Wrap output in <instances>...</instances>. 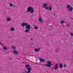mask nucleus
<instances>
[{
    "label": "nucleus",
    "instance_id": "40",
    "mask_svg": "<svg viewBox=\"0 0 73 73\" xmlns=\"http://www.w3.org/2000/svg\"><path fill=\"white\" fill-rule=\"evenodd\" d=\"M24 54L25 55V54Z\"/></svg>",
    "mask_w": 73,
    "mask_h": 73
},
{
    "label": "nucleus",
    "instance_id": "7",
    "mask_svg": "<svg viewBox=\"0 0 73 73\" xmlns=\"http://www.w3.org/2000/svg\"><path fill=\"white\" fill-rule=\"evenodd\" d=\"M31 25L29 24H28V25H27V29H31Z\"/></svg>",
    "mask_w": 73,
    "mask_h": 73
},
{
    "label": "nucleus",
    "instance_id": "36",
    "mask_svg": "<svg viewBox=\"0 0 73 73\" xmlns=\"http://www.w3.org/2000/svg\"><path fill=\"white\" fill-rule=\"evenodd\" d=\"M22 63H23V64H24V62H22Z\"/></svg>",
    "mask_w": 73,
    "mask_h": 73
},
{
    "label": "nucleus",
    "instance_id": "37",
    "mask_svg": "<svg viewBox=\"0 0 73 73\" xmlns=\"http://www.w3.org/2000/svg\"><path fill=\"white\" fill-rule=\"evenodd\" d=\"M13 4H12V6H13Z\"/></svg>",
    "mask_w": 73,
    "mask_h": 73
},
{
    "label": "nucleus",
    "instance_id": "13",
    "mask_svg": "<svg viewBox=\"0 0 73 73\" xmlns=\"http://www.w3.org/2000/svg\"><path fill=\"white\" fill-rule=\"evenodd\" d=\"M3 50H8V48H7L6 46L3 47Z\"/></svg>",
    "mask_w": 73,
    "mask_h": 73
},
{
    "label": "nucleus",
    "instance_id": "18",
    "mask_svg": "<svg viewBox=\"0 0 73 73\" xmlns=\"http://www.w3.org/2000/svg\"><path fill=\"white\" fill-rule=\"evenodd\" d=\"M35 29H38V27L35 26Z\"/></svg>",
    "mask_w": 73,
    "mask_h": 73
},
{
    "label": "nucleus",
    "instance_id": "12",
    "mask_svg": "<svg viewBox=\"0 0 73 73\" xmlns=\"http://www.w3.org/2000/svg\"><path fill=\"white\" fill-rule=\"evenodd\" d=\"M59 67L60 68H63L62 63H60L59 64Z\"/></svg>",
    "mask_w": 73,
    "mask_h": 73
},
{
    "label": "nucleus",
    "instance_id": "27",
    "mask_svg": "<svg viewBox=\"0 0 73 73\" xmlns=\"http://www.w3.org/2000/svg\"><path fill=\"white\" fill-rule=\"evenodd\" d=\"M55 52H60L58 50H57V51H55Z\"/></svg>",
    "mask_w": 73,
    "mask_h": 73
},
{
    "label": "nucleus",
    "instance_id": "22",
    "mask_svg": "<svg viewBox=\"0 0 73 73\" xmlns=\"http://www.w3.org/2000/svg\"><path fill=\"white\" fill-rule=\"evenodd\" d=\"M66 66V64H64L63 65V67H64V68H65Z\"/></svg>",
    "mask_w": 73,
    "mask_h": 73
},
{
    "label": "nucleus",
    "instance_id": "20",
    "mask_svg": "<svg viewBox=\"0 0 73 73\" xmlns=\"http://www.w3.org/2000/svg\"><path fill=\"white\" fill-rule=\"evenodd\" d=\"M64 23V21H61V24H63V23Z\"/></svg>",
    "mask_w": 73,
    "mask_h": 73
},
{
    "label": "nucleus",
    "instance_id": "16",
    "mask_svg": "<svg viewBox=\"0 0 73 73\" xmlns=\"http://www.w3.org/2000/svg\"><path fill=\"white\" fill-rule=\"evenodd\" d=\"M11 31H15V29H14L13 27H11Z\"/></svg>",
    "mask_w": 73,
    "mask_h": 73
},
{
    "label": "nucleus",
    "instance_id": "25",
    "mask_svg": "<svg viewBox=\"0 0 73 73\" xmlns=\"http://www.w3.org/2000/svg\"><path fill=\"white\" fill-rule=\"evenodd\" d=\"M70 35L71 36H73V33H70Z\"/></svg>",
    "mask_w": 73,
    "mask_h": 73
},
{
    "label": "nucleus",
    "instance_id": "10",
    "mask_svg": "<svg viewBox=\"0 0 73 73\" xmlns=\"http://www.w3.org/2000/svg\"><path fill=\"white\" fill-rule=\"evenodd\" d=\"M13 53L15 54H19V53H18L17 51L16 50H14Z\"/></svg>",
    "mask_w": 73,
    "mask_h": 73
},
{
    "label": "nucleus",
    "instance_id": "5",
    "mask_svg": "<svg viewBox=\"0 0 73 73\" xmlns=\"http://www.w3.org/2000/svg\"><path fill=\"white\" fill-rule=\"evenodd\" d=\"M31 67H29V68H27V69L28 71H27V73H31V70H31Z\"/></svg>",
    "mask_w": 73,
    "mask_h": 73
},
{
    "label": "nucleus",
    "instance_id": "24",
    "mask_svg": "<svg viewBox=\"0 0 73 73\" xmlns=\"http://www.w3.org/2000/svg\"><path fill=\"white\" fill-rule=\"evenodd\" d=\"M40 50V48H39L38 49L36 50V52H38L39 50Z\"/></svg>",
    "mask_w": 73,
    "mask_h": 73
},
{
    "label": "nucleus",
    "instance_id": "14",
    "mask_svg": "<svg viewBox=\"0 0 73 73\" xmlns=\"http://www.w3.org/2000/svg\"><path fill=\"white\" fill-rule=\"evenodd\" d=\"M11 48H12V49H16V47L14 46H11Z\"/></svg>",
    "mask_w": 73,
    "mask_h": 73
},
{
    "label": "nucleus",
    "instance_id": "6",
    "mask_svg": "<svg viewBox=\"0 0 73 73\" xmlns=\"http://www.w3.org/2000/svg\"><path fill=\"white\" fill-rule=\"evenodd\" d=\"M40 62H44V61H45V59H44L42 58H40L39 59Z\"/></svg>",
    "mask_w": 73,
    "mask_h": 73
},
{
    "label": "nucleus",
    "instance_id": "23",
    "mask_svg": "<svg viewBox=\"0 0 73 73\" xmlns=\"http://www.w3.org/2000/svg\"><path fill=\"white\" fill-rule=\"evenodd\" d=\"M29 66V65L28 64L26 65V67L27 68H28Z\"/></svg>",
    "mask_w": 73,
    "mask_h": 73
},
{
    "label": "nucleus",
    "instance_id": "4",
    "mask_svg": "<svg viewBox=\"0 0 73 73\" xmlns=\"http://www.w3.org/2000/svg\"><path fill=\"white\" fill-rule=\"evenodd\" d=\"M67 8H69L68 9V11L70 12H72V11L73 10V7H72L70 6V5H68L67 6Z\"/></svg>",
    "mask_w": 73,
    "mask_h": 73
},
{
    "label": "nucleus",
    "instance_id": "29",
    "mask_svg": "<svg viewBox=\"0 0 73 73\" xmlns=\"http://www.w3.org/2000/svg\"><path fill=\"white\" fill-rule=\"evenodd\" d=\"M34 50L35 51H36V52H37V48H35V49H34Z\"/></svg>",
    "mask_w": 73,
    "mask_h": 73
},
{
    "label": "nucleus",
    "instance_id": "9",
    "mask_svg": "<svg viewBox=\"0 0 73 73\" xmlns=\"http://www.w3.org/2000/svg\"><path fill=\"white\" fill-rule=\"evenodd\" d=\"M39 21L41 22V23H43V20H42V19H41V18L40 17L39 18Z\"/></svg>",
    "mask_w": 73,
    "mask_h": 73
},
{
    "label": "nucleus",
    "instance_id": "15",
    "mask_svg": "<svg viewBox=\"0 0 73 73\" xmlns=\"http://www.w3.org/2000/svg\"><path fill=\"white\" fill-rule=\"evenodd\" d=\"M7 21H10L11 20V19L9 18H7Z\"/></svg>",
    "mask_w": 73,
    "mask_h": 73
},
{
    "label": "nucleus",
    "instance_id": "38",
    "mask_svg": "<svg viewBox=\"0 0 73 73\" xmlns=\"http://www.w3.org/2000/svg\"><path fill=\"white\" fill-rule=\"evenodd\" d=\"M59 49L60 50V48H59Z\"/></svg>",
    "mask_w": 73,
    "mask_h": 73
},
{
    "label": "nucleus",
    "instance_id": "17",
    "mask_svg": "<svg viewBox=\"0 0 73 73\" xmlns=\"http://www.w3.org/2000/svg\"><path fill=\"white\" fill-rule=\"evenodd\" d=\"M29 31H30V30L29 29L26 30L25 31V32H26V33H27V32H29Z\"/></svg>",
    "mask_w": 73,
    "mask_h": 73
},
{
    "label": "nucleus",
    "instance_id": "32",
    "mask_svg": "<svg viewBox=\"0 0 73 73\" xmlns=\"http://www.w3.org/2000/svg\"><path fill=\"white\" fill-rule=\"evenodd\" d=\"M29 56H32V55H30Z\"/></svg>",
    "mask_w": 73,
    "mask_h": 73
},
{
    "label": "nucleus",
    "instance_id": "30",
    "mask_svg": "<svg viewBox=\"0 0 73 73\" xmlns=\"http://www.w3.org/2000/svg\"><path fill=\"white\" fill-rule=\"evenodd\" d=\"M31 40H33V38H31Z\"/></svg>",
    "mask_w": 73,
    "mask_h": 73
},
{
    "label": "nucleus",
    "instance_id": "34",
    "mask_svg": "<svg viewBox=\"0 0 73 73\" xmlns=\"http://www.w3.org/2000/svg\"><path fill=\"white\" fill-rule=\"evenodd\" d=\"M1 45H3V44H1V43H0Z\"/></svg>",
    "mask_w": 73,
    "mask_h": 73
},
{
    "label": "nucleus",
    "instance_id": "31",
    "mask_svg": "<svg viewBox=\"0 0 73 73\" xmlns=\"http://www.w3.org/2000/svg\"><path fill=\"white\" fill-rule=\"evenodd\" d=\"M30 45H32V43H31Z\"/></svg>",
    "mask_w": 73,
    "mask_h": 73
},
{
    "label": "nucleus",
    "instance_id": "28",
    "mask_svg": "<svg viewBox=\"0 0 73 73\" xmlns=\"http://www.w3.org/2000/svg\"><path fill=\"white\" fill-rule=\"evenodd\" d=\"M27 25H28L27 23V25H25V26H25V27L27 29Z\"/></svg>",
    "mask_w": 73,
    "mask_h": 73
},
{
    "label": "nucleus",
    "instance_id": "1",
    "mask_svg": "<svg viewBox=\"0 0 73 73\" xmlns=\"http://www.w3.org/2000/svg\"><path fill=\"white\" fill-rule=\"evenodd\" d=\"M33 9V8L30 7H28L27 8V11L28 12H30L31 13H32L34 12V10Z\"/></svg>",
    "mask_w": 73,
    "mask_h": 73
},
{
    "label": "nucleus",
    "instance_id": "8",
    "mask_svg": "<svg viewBox=\"0 0 73 73\" xmlns=\"http://www.w3.org/2000/svg\"><path fill=\"white\" fill-rule=\"evenodd\" d=\"M27 25V23H22V24L21 25V26H22V27H24L25 25Z\"/></svg>",
    "mask_w": 73,
    "mask_h": 73
},
{
    "label": "nucleus",
    "instance_id": "3",
    "mask_svg": "<svg viewBox=\"0 0 73 73\" xmlns=\"http://www.w3.org/2000/svg\"><path fill=\"white\" fill-rule=\"evenodd\" d=\"M47 5H48V4H47L46 3H45L43 5L41 6V7H44V8H45V9L46 10H48V9H49V8H50V7L49 6H48V7H47Z\"/></svg>",
    "mask_w": 73,
    "mask_h": 73
},
{
    "label": "nucleus",
    "instance_id": "39",
    "mask_svg": "<svg viewBox=\"0 0 73 73\" xmlns=\"http://www.w3.org/2000/svg\"><path fill=\"white\" fill-rule=\"evenodd\" d=\"M1 42H0V44H1Z\"/></svg>",
    "mask_w": 73,
    "mask_h": 73
},
{
    "label": "nucleus",
    "instance_id": "11",
    "mask_svg": "<svg viewBox=\"0 0 73 73\" xmlns=\"http://www.w3.org/2000/svg\"><path fill=\"white\" fill-rule=\"evenodd\" d=\"M58 64H56L55 65V67H54V69H57V68H58Z\"/></svg>",
    "mask_w": 73,
    "mask_h": 73
},
{
    "label": "nucleus",
    "instance_id": "2",
    "mask_svg": "<svg viewBox=\"0 0 73 73\" xmlns=\"http://www.w3.org/2000/svg\"><path fill=\"white\" fill-rule=\"evenodd\" d=\"M45 65L47 67H51L52 65H53V64H52L51 61H48L47 62V64H45Z\"/></svg>",
    "mask_w": 73,
    "mask_h": 73
},
{
    "label": "nucleus",
    "instance_id": "35",
    "mask_svg": "<svg viewBox=\"0 0 73 73\" xmlns=\"http://www.w3.org/2000/svg\"><path fill=\"white\" fill-rule=\"evenodd\" d=\"M32 45H34V44H33V43L32 44Z\"/></svg>",
    "mask_w": 73,
    "mask_h": 73
},
{
    "label": "nucleus",
    "instance_id": "33",
    "mask_svg": "<svg viewBox=\"0 0 73 73\" xmlns=\"http://www.w3.org/2000/svg\"><path fill=\"white\" fill-rule=\"evenodd\" d=\"M54 16H56V14H54Z\"/></svg>",
    "mask_w": 73,
    "mask_h": 73
},
{
    "label": "nucleus",
    "instance_id": "21",
    "mask_svg": "<svg viewBox=\"0 0 73 73\" xmlns=\"http://www.w3.org/2000/svg\"><path fill=\"white\" fill-rule=\"evenodd\" d=\"M52 9V7H50L49 8V11H51Z\"/></svg>",
    "mask_w": 73,
    "mask_h": 73
},
{
    "label": "nucleus",
    "instance_id": "26",
    "mask_svg": "<svg viewBox=\"0 0 73 73\" xmlns=\"http://www.w3.org/2000/svg\"><path fill=\"white\" fill-rule=\"evenodd\" d=\"M9 5L10 6V7H12V4L11 3H10Z\"/></svg>",
    "mask_w": 73,
    "mask_h": 73
},
{
    "label": "nucleus",
    "instance_id": "19",
    "mask_svg": "<svg viewBox=\"0 0 73 73\" xmlns=\"http://www.w3.org/2000/svg\"><path fill=\"white\" fill-rule=\"evenodd\" d=\"M23 70L24 71V72L22 71V73H26L27 72L26 70Z\"/></svg>",
    "mask_w": 73,
    "mask_h": 73
}]
</instances>
